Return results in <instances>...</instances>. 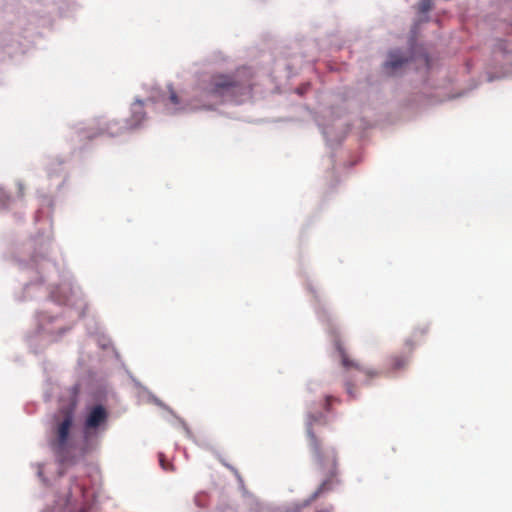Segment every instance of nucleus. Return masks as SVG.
I'll list each match as a JSON object with an SVG mask.
<instances>
[{"instance_id": "nucleus-1", "label": "nucleus", "mask_w": 512, "mask_h": 512, "mask_svg": "<svg viewBox=\"0 0 512 512\" xmlns=\"http://www.w3.org/2000/svg\"><path fill=\"white\" fill-rule=\"evenodd\" d=\"M252 75L248 69H238L234 73H214L203 79L195 89L200 99L219 101L237 100L249 94L252 89Z\"/></svg>"}, {"instance_id": "nucleus-2", "label": "nucleus", "mask_w": 512, "mask_h": 512, "mask_svg": "<svg viewBox=\"0 0 512 512\" xmlns=\"http://www.w3.org/2000/svg\"><path fill=\"white\" fill-rule=\"evenodd\" d=\"M405 346L407 349L406 353H394L390 355L386 360L385 367L382 370H376L372 368H366L358 361L351 359L346 351L341 347V345H338L337 349L340 354L341 364L344 369L343 380L347 394L352 399L356 398L354 383L355 372L362 373L366 377V381L369 382L374 378L380 376H389L393 373L405 369L409 363L410 356L414 349V343L409 339L405 342Z\"/></svg>"}, {"instance_id": "nucleus-3", "label": "nucleus", "mask_w": 512, "mask_h": 512, "mask_svg": "<svg viewBox=\"0 0 512 512\" xmlns=\"http://www.w3.org/2000/svg\"><path fill=\"white\" fill-rule=\"evenodd\" d=\"M75 416L72 408L61 409L53 417L49 447L60 461H64L71 448L72 428Z\"/></svg>"}, {"instance_id": "nucleus-4", "label": "nucleus", "mask_w": 512, "mask_h": 512, "mask_svg": "<svg viewBox=\"0 0 512 512\" xmlns=\"http://www.w3.org/2000/svg\"><path fill=\"white\" fill-rule=\"evenodd\" d=\"M316 424L326 425L327 419L322 413L310 414L307 420V434L309 446L312 451L315 462L329 476L336 474V453L333 448L324 447L314 433Z\"/></svg>"}, {"instance_id": "nucleus-5", "label": "nucleus", "mask_w": 512, "mask_h": 512, "mask_svg": "<svg viewBox=\"0 0 512 512\" xmlns=\"http://www.w3.org/2000/svg\"><path fill=\"white\" fill-rule=\"evenodd\" d=\"M108 418L109 413L103 405H94L87 411L83 425L82 452L87 453L96 446L100 432L106 429Z\"/></svg>"}, {"instance_id": "nucleus-6", "label": "nucleus", "mask_w": 512, "mask_h": 512, "mask_svg": "<svg viewBox=\"0 0 512 512\" xmlns=\"http://www.w3.org/2000/svg\"><path fill=\"white\" fill-rule=\"evenodd\" d=\"M161 101L164 103L166 110L169 113H175L182 109L180 106V99L177 93L171 87H169L168 96L162 95Z\"/></svg>"}, {"instance_id": "nucleus-7", "label": "nucleus", "mask_w": 512, "mask_h": 512, "mask_svg": "<svg viewBox=\"0 0 512 512\" xmlns=\"http://www.w3.org/2000/svg\"><path fill=\"white\" fill-rule=\"evenodd\" d=\"M145 119V113L143 111V102L137 100L132 106V116L129 120L131 128H137L142 121Z\"/></svg>"}, {"instance_id": "nucleus-8", "label": "nucleus", "mask_w": 512, "mask_h": 512, "mask_svg": "<svg viewBox=\"0 0 512 512\" xmlns=\"http://www.w3.org/2000/svg\"><path fill=\"white\" fill-rule=\"evenodd\" d=\"M407 61L408 59L403 57L399 51H393L389 53L388 60L385 63V68L396 70Z\"/></svg>"}, {"instance_id": "nucleus-9", "label": "nucleus", "mask_w": 512, "mask_h": 512, "mask_svg": "<svg viewBox=\"0 0 512 512\" xmlns=\"http://www.w3.org/2000/svg\"><path fill=\"white\" fill-rule=\"evenodd\" d=\"M432 9V0H420L418 3V11L420 13H427Z\"/></svg>"}, {"instance_id": "nucleus-10", "label": "nucleus", "mask_w": 512, "mask_h": 512, "mask_svg": "<svg viewBox=\"0 0 512 512\" xmlns=\"http://www.w3.org/2000/svg\"><path fill=\"white\" fill-rule=\"evenodd\" d=\"M159 463H160V466L162 467V469L165 471H173L174 470L173 465L166 460L163 453L159 454Z\"/></svg>"}, {"instance_id": "nucleus-11", "label": "nucleus", "mask_w": 512, "mask_h": 512, "mask_svg": "<svg viewBox=\"0 0 512 512\" xmlns=\"http://www.w3.org/2000/svg\"><path fill=\"white\" fill-rule=\"evenodd\" d=\"M332 402H340V400L335 398V397H333V396H326L325 402H324V409L327 412H330V405H331Z\"/></svg>"}]
</instances>
